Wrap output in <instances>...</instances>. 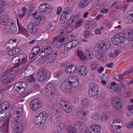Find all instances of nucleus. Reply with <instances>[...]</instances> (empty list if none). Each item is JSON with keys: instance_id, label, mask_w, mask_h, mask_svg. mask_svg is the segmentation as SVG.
<instances>
[{"instance_id": "f257e3e1", "label": "nucleus", "mask_w": 133, "mask_h": 133, "mask_svg": "<svg viewBox=\"0 0 133 133\" xmlns=\"http://www.w3.org/2000/svg\"><path fill=\"white\" fill-rule=\"evenodd\" d=\"M133 36V30H128L125 32L119 33L114 35L111 39V41L115 45H118L125 41L128 37L131 38Z\"/></svg>"}, {"instance_id": "f03ea898", "label": "nucleus", "mask_w": 133, "mask_h": 133, "mask_svg": "<svg viewBox=\"0 0 133 133\" xmlns=\"http://www.w3.org/2000/svg\"><path fill=\"white\" fill-rule=\"evenodd\" d=\"M66 31H58V33H59L58 36H56L53 38L52 44H55V43L56 42V41L59 39L56 42L55 45L57 47L59 48L62 45V43L65 41V37H64L65 35Z\"/></svg>"}, {"instance_id": "7ed1b4c3", "label": "nucleus", "mask_w": 133, "mask_h": 133, "mask_svg": "<svg viewBox=\"0 0 133 133\" xmlns=\"http://www.w3.org/2000/svg\"><path fill=\"white\" fill-rule=\"evenodd\" d=\"M27 87L25 82L19 81L15 84L13 89L18 94H21L26 90Z\"/></svg>"}, {"instance_id": "20e7f679", "label": "nucleus", "mask_w": 133, "mask_h": 133, "mask_svg": "<svg viewBox=\"0 0 133 133\" xmlns=\"http://www.w3.org/2000/svg\"><path fill=\"white\" fill-rule=\"evenodd\" d=\"M89 89L88 91L89 96L91 97L97 98L98 94V90L97 85L93 83L89 85Z\"/></svg>"}, {"instance_id": "39448f33", "label": "nucleus", "mask_w": 133, "mask_h": 133, "mask_svg": "<svg viewBox=\"0 0 133 133\" xmlns=\"http://www.w3.org/2000/svg\"><path fill=\"white\" fill-rule=\"evenodd\" d=\"M101 129V127L99 125H90L84 131V133H100Z\"/></svg>"}, {"instance_id": "423d86ee", "label": "nucleus", "mask_w": 133, "mask_h": 133, "mask_svg": "<svg viewBox=\"0 0 133 133\" xmlns=\"http://www.w3.org/2000/svg\"><path fill=\"white\" fill-rule=\"evenodd\" d=\"M41 102L42 101L37 98L32 100L30 104V107L32 111H36L42 107L41 104Z\"/></svg>"}, {"instance_id": "0eeeda50", "label": "nucleus", "mask_w": 133, "mask_h": 133, "mask_svg": "<svg viewBox=\"0 0 133 133\" xmlns=\"http://www.w3.org/2000/svg\"><path fill=\"white\" fill-rule=\"evenodd\" d=\"M121 102V100L116 96H114L111 100L112 107L114 108L117 109H120L121 108L122 104Z\"/></svg>"}, {"instance_id": "6e6552de", "label": "nucleus", "mask_w": 133, "mask_h": 133, "mask_svg": "<svg viewBox=\"0 0 133 133\" xmlns=\"http://www.w3.org/2000/svg\"><path fill=\"white\" fill-rule=\"evenodd\" d=\"M59 104L63 110L66 112L70 113L72 111V107L66 101L63 100H61Z\"/></svg>"}, {"instance_id": "1a4fd4ad", "label": "nucleus", "mask_w": 133, "mask_h": 133, "mask_svg": "<svg viewBox=\"0 0 133 133\" xmlns=\"http://www.w3.org/2000/svg\"><path fill=\"white\" fill-rule=\"evenodd\" d=\"M9 23V24L5 28L6 31L11 34L15 33L17 30L16 24L13 21H10Z\"/></svg>"}, {"instance_id": "9d476101", "label": "nucleus", "mask_w": 133, "mask_h": 133, "mask_svg": "<svg viewBox=\"0 0 133 133\" xmlns=\"http://www.w3.org/2000/svg\"><path fill=\"white\" fill-rule=\"evenodd\" d=\"M35 72V67L31 65H28L22 73L25 74V77H28L30 75H33Z\"/></svg>"}, {"instance_id": "9b49d317", "label": "nucleus", "mask_w": 133, "mask_h": 133, "mask_svg": "<svg viewBox=\"0 0 133 133\" xmlns=\"http://www.w3.org/2000/svg\"><path fill=\"white\" fill-rule=\"evenodd\" d=\"M74 127L79 132L81 133L85 131V125L81 122L78 121L76 122L75 123Z\"/></svg>"}, {"instance_id": "f8f14e48", "label": "nucleus", "mask_w": 133, "mask_h": 133, "mask_svg": "<svg viewBox=\"0 0 133 133\" xmlns=\"http://www.w3.org/2000/svg\"><path fill=\"white\" fill-rule=\"evenodd\" d=\"M110 47V45L104 41H101L100 42L98 48L99 50L103 52H104L106 50Z\"/></svg>"}, {"instance_id": "ddd939ff", "label": "nucleus", "mask_w": 133, "mask_h": 133, "mask_svg": "<svg viewBox=\"0 0 133 133\" xmlns=\"http://www.w3.org/2000/svg\"><path fill=\"white\" fill-rule=\"evenodd\" d=\"M125 21L128 24L131 23L133 21V8L128 12V15L125 18Z\"/></svg>"}, {"instance_id": "4468645a", "label": "nucleus", "mask_w": 133, "mask_h": 133, "mask_svg": "<svg viewBox=\"0 0 133 133\" xmlns=\"http://www.w3.org/2000/svg\"><path fill=\"white\" fill-rule=\"evenodd\" d=\"M42 12H50L52 10L51 6L48 3L42 4Z\"/></svg>"}, {"instance_id": "2eb2a0df", "label": "nucleus", "mask_w": 133, "mask_h": 133, "mask_svg": "<svg viewBox=\"0 0 133 133\" xmlns=\"http://www.w3.org/2000/svg\"><path fill=\"white\" fill-rule=\"evenodd\" d=\"M19 69V66H14L6 70V72H7L10 75L15 74Z\"/></svg>"}, {"instance_id": "dca6fc26", "label": "nucleus", "mask_w": 133, "mask_h": 133, "mask_svg": "<svg viewBox=\"0 0 133 133\" xmlns=\"http://www.w3.org/2000/svg\"><path fill=\"white\" fill-rule=\"evenodd\" d=\"M52 52L51 48L50 47L47 48L42 50V61L43 58L48 56Z\"/></svg>"}, {"instance_id": "f3484780", "label": "nucleus", "mask_w": 133, "mask_h": 133, "mask_svg": "<svg viewBox=\"0 0 133 133\" xmlns=\"http://www.w3.org/2000/svg\"><path fill=\"white\" fill-rule=\"evenodd\" d=\"M86 67L84 65H81L78 70V74L81 76H86L88 72Z\"/></svg>"}, {"instance_id": "a211bd4d", "label": "nucleus", "mask_w": 133, "mask_h": 133, "mask_svg": "<svg viewBox=\"0 0 133 133\" xmlns=\"http://www.w3.org/2000/svg\"><path fill=\"white\" fill-rule=\"evenodd\" d=\"M27 28L29 32L31 33H34L36 31V27L34 25L32 22H31L27 24Z\"/></svg>"}, {"instance_id": "6ab92c4d", "label": "nucleus", "mask_w": 133, "mask_h": 133, "mask_svg": "<svg viewBox=\"0 0 133 133\" xmlns=\"http://www.w3.org/2000/svg\"><path fill=\"white\" fill-rule=\"evenodd\" d=\"M19 60H21V64H22L26 63L28 61L27 60V57L26 55L23 53L18 55Z\"/></svg>"}, {"instance_id": "aec40b11", "label": "nucleus", "mask_w": 133, "mask_h": 133, "mask_svg": "<svg viewBox=\"0 0 133 133\" xmlns=\"http://www.w3.org/2000/svg\"><path fill=\"white\" fill-rule=\"evenodd\" d=\"M70 86L67 82H63L61 83L60 86L61 91L64 93L66 92L69 89V87Z\"/></svg>"}, {"instance_id": "412c9836", "label": "nucleus", "mask_w": 133, "mask_h": 133, "mask_svg": "<svg viewBox=\"0 0 133 133\" xmlns=\"http://www.w3.org/2000/svg\"><path fill=\"white\" fill-rule=\"evenodd\" d=\"M115 124L114 123H112L110 127V129L113 133H119L121 132L120 129L121 128V126H118V128H117V127H116L115 126H114Z\"/></svg>"}, {"instance_id": "4be33fe9", "label": "nucleus", "mask_w": 133, "mask_h": 133, "mask_svg": "<svg viewBox=\"0 0 133 133\" xmlns=\"http://www.w3.org/2000/svg\"><path fill=\"white\" fill-rule=\"evenodd\" d=\"M72 12V9L69 8H65L64 10L63 14L67 16L68 20H70L71 18V16L70 14Z\"/></svg>"}, {"instance_id": "5701e85b", "label": "nucleus", "mask_w": 133, "mask_h": 133, "mask_svg": "<svg viewBox=\"0 0 133 133\" xmlns=\"http://www.w3.org/2000/svg\"><path fill=\"white\" fill-rule=\"evenodd\" d=\"M49 79V77L46 71L44 69L42 68V82L47 81Z\"/></svg>"}, {"instance_id": "b1692460", "label": "nucleus", "mask_w": 133, "mask_h": 133, "mask_svg": "<svg viewBox=\"0 0 133 133\" xmlns=\"http://www.w3.org/2000/svg\"><path fill=\"white\" fill-rule=\"evenodd\" d=\"M8 21L7 19L3 15H1L0 16V23L2 25H7L9 24V22Z\"/></svg>"}, {"instance_id": "393cba45", "label": "nucleus", "mask_w": 133, "mask_h": 133, "mask_svg": "<svg viewBox=\"0 0 133 133\" xmlns=\"http://www.w3.org/2000/svg\"><path fill=\"white\" fill-rule=\"evenodd\" d=\"M89 0H83L79 3V7L81 9L84 8L89 4Z\"/></svg>"}, {"instance_id": "a878e982", "label": "nucleus", "mask_w": 133, "mask_h": 133, "mask_svg": "<svg viewBox=\"0 0 133 133\" xmlns=\"http://www.w3.org/2000/svg\"><path fill=\"white\" fill-rule=\"evenodd\" d=\"M55 25L53 23H48L47 26H45L43 29H44L45 31H46L48 30L53 31L55 29Z\"/></svg>"}, {"instance_id": "bb28decb", "label": "nucleus", "mask_w": 133, "mask_h": 133, "mask_svg": "<svg viewBox=\"0 0 133 133\" xmlns=\"http://www.w3.org/2000/svg\"><path fill=\"white\" fill-rule=\"evenodd\" d=\"M38 11V14H36V18H34L35 20V23L37 25H38L40 24L42 20L41 15H40V13L38 12L39 11Z\"/></svg>"}, {"instance_id": "cd10ccee", "label": "nucleus", "mask_w": 133, "mask_h": 133, "mask_svg": "<svg viewBox=\"0 0 133 133\" xmlns=\"http://www.w3.org/2000/svg\"><path fill=\"white\" fill-rule=\"evenodd\" d=\"M12 42H13L12 40H9L8 42L5 44V47L6 49H10L15 47L16 46V44H14Z\"/></svg>"}, {"instance_id": "c85d7f7f", "label": "nucleus", "mask_w": 133, "mask_h": 133, "mask_svg": "<svg viewBox=\"0 0 133 133\" xmlns=\"http://www.w3.org/2000/svg\"><path fill=\"white\" fill-rule=\"evenodd\" d=\"M9 121V119H8L3 124V129L4 133H8L9 131L8 130Z\"/></svg>"}, {"instance_id": "c756f323", "label": "nucleus", "mask_w": 133, "mask_h": 133, "mask_svg": "<svg viewBox=\"0 0 133 133\" xmlns=\"http://www.w3.org/2000/svg\"><path fill=\"white\" fill-rule=\"evenodd\" d=\"M55 89L54 84L53 82H51L46 86V88L45 90L54 91Z\"/></svg>"}, {"instance_id": "7c9ffc66", "label": "nucleus", "mask_w": 133, "mask_h": 133, "mask_svg": "<svg viewBox=\"0 0 133 133\" xmlns=\"http://www.w3.org/2000/svg\"><path fill=\"white\" fill-rule=\"evenodd\" d=\"M57 53L56 52L54 54H52L49 56L48 58V62L50 63H53L55 61L56 57L57 55Z\"/></svg>"}, {"instance_id": "2f4dec72", "label": "nucleus", "mask_w": 133, "mask_h": 133, "mask_svg": "<svg viewBox=\"0 0 133 133\" xmlns=\"http://www.w3.org/2000/svg\"><path fill=\"white\" fill-rule=\"evenodd\" d=\"M77 54L80 59L82 61L86 60L87 58L84 55L83 52L81 50H79L77 52Z\"/></svg>"}, {"instance_id": "473e14b6", "label": "nucleus", "mask_w": 133, "mask_h": 133, "mask_svg": "<svg viewBox=\"0 0 133 133\" xmlns=\"http://www.w3.org/2000/svg\"><path fill=\"white\" fill-rule=\"evenodd\" d=\"M90 66L92 70H95L98 67V65L96 62H90Z\"/></svg>"}, {"instance_id": "72a5a7b5", "label": "nucleus", "mask_w": 133, "mask_h": 133, "mask_svg": "<svg viewBox=\"0 0 133 133\" xmlns=\"http://www.w3.org/2000/svg\"><path fill=\"white\" fill-rule=\"evenodd\" d=\"M78 78L77 77L75 76H71L69 78L68 81L66 82L68 83V85L70 86L73 83H74Z\"/></svg>"}, {"instance_id": "f704fd0d", "label": "nucleus", "mask_w": 133, "mask_h": 133, "mask_svg": "<svg viewBox=\"0 0 133 133\" xmlns=\"http://www.w3.org/2000/svg\"><path fill=\"white\" fill-rule=\"evenodd\" d=\"M42 113H40L38 115V116H36L35 119L34 120V122L36 124L41 125L42 123V120L41 117L40 116L41 114Z\"/></svg>"}, {"instance_id": "c9c22d12", "label": "nucleus", "mask_w": 133, "mask_h": 133, "mask_svg": "<svg viewBox=\"0 0 133 133\" xmlns=\"http://www.w3.org/2000/svg\"><path fill=\"white\" fill-rule=\"evenodd\" d=\"M89 102V101L87 98H84L82 101L81 105L83 107H87L88 106Z\"/></svg>"}, {"instance_id": "e433bc0d", "label": "nucleus", "mask_w": 133, "mask_h": 133, "mask_svg": "<svg viewBox=\"0 0 133 133\" xmlns=\"http://www.w3.org/2000/svg\"><path fill=\"white\" fill-rule=\"evenodd\" d=\"M108 117L107 115L105 113H103L101 115H99V120L103 122H105L107 120Z\"/></svg>"}, {"instance_id": "4c0bfd02", "label": "nucleus", "mask_w": 133, "mask_h": 133, "mask_svg": "<svg viewBox=\"0 0 133 133\" xmlns=\"http://www.w3.org/2000/svg\"><path fill=\"white\" fill-rule=\"evenodd\" d=\"M72 64H70L69 66H67L65 67L64 69L65 71L69 74L71 73L72 70V69H74L75 66L72 67Z\"/></svg>"}, {"instance_id": "58836bf2", "label": "nucleus", "mask_w": 133, "mask_h": 133, "mask_svg": "<svg viewBox=\"0 0 133 133\" xmlns=\"http://www.w3.org/2000/svg\"><path fill=\"white\" fill-rule=\"evenodd\" d=\"M66 16L62 14L61 16V18L60 20V22L62 24H63L65 23L67 20H68Z\"/></svg>"}, {"instance_id": "ea45409f", "label": "nucleus", "mask_w": 133, "mask_h": 133, "mask_svg": "<svg viewBox=\"0 0 133 133\" xmlns=\"http://www.w3.org/2000/svg\"><path fill=\"white\" fill-rule=\"evenodd\" d=\"M48 115L45 111L42 112V123H44L47 119Z\"/></svg>"}, {"instance_id": "a19ab883", "label": "nucleus", "mask_w": 133, "mask_h": 133, "mask_svg": "<svg viewBox=\"0 0 133 133\" xmlns=\"http://www.w3.org/2000/svg\"><path fill=\"white\" fill-rule=\"evenodd\" d=\"M99 115L97 113H94L92 114L90 116V118L96 121H98L99 120Z\"/></svg>"}, {"instance_id": "79ce46f5", "label": "nucleus", "mask_w": 133, "mask_h": 133, "mask_svg": "<svg viewBox=\"0 0 133 133\" xmlns=\"http://www.w3.org/2000/svg\"><path fill=\"white\" fill-rule=\"evenodd\" d=\"M1 105L4 107L5 110L10 107V103L8 102L5 101L1 103Z\"/></svg>"}, {"instance_id": "37998d69", "label": "nucleus", "mask_w": 133, "mask_h": 133, "mask_svg": "<svg viewBox=\"0 0 133 133\" xmlns=\"http://www.w3.org/2000/svg\"><path fill=\"white\" fill-rule=\"evenodd\" d=\"M15 129L16 130L19 131V132L21 133L22 132L24 131V127L22 126V125H17L16 127H15Z\"/></svg>"}, {"instance_id": "c03bdc74", "label": "nucleus", "mask_w": 133, "mask_h": 133, "mask_svg": "<svg viewBox=\"0 0 133 133\" xmlns=\"http://www.w3.org/2000/svg\"><path fill=\"white\" fill-rule=\"evenodd\" d=\"M71 43L70 41L69 42L66 43L65 45L64 49L66 50H70L72 48H73L71 45Z\"/></svg>"}, {"instance_id": "a18cd8bd", "label": "nucleus", "mask_w": 133, "mask_h": 133, "mask_svg": "<svg viewBox=\"0 0 133 133\" xmlns=\"http://www.w3.org/2000/svg\"><path fill=\"white\" fill-rule=\"evenodd\" d=\"M37 79H38L37 81L38 82L41 81V79L42 76V69L40 68L39 69L37 72Z\"/></svg>"}, {"instance_id": "49530a36", "label": "nucleus", "mask_w": 133, "mask_h": 133, "mask_svg": "<svg viewBox=\"0 0 133 133\" xmlns=\"http://www.w3.org/2000/svg\"><path fill=\"white\" fill-rule=\"evenodd\" d=\"M79 79L78 78L74 83H73L70 86H71L74 88H76L79 85Z\"/></svg>"}, {"instance_id": "de8ad7c7", "label": "nucleus", "mask_w": 133, "mask_h": 133, "mask_svg": "<svg viewBox=\"0 0 133 133\" xmlns=\"http://www.w3.org/2000/svg\"><path fill=\"white\" fill-rule=\"evenodd\" d=\"M18 57V55L12 58V62L13 64H18V60L19 59Z\"/></svg>"}, {"instance_id": "09e8293b", "label": "nucleus", "mask_w": 133, "mask_h": 133, "mask_svg": "<svg viewBox=\"0 0 133 133\" xmlns=\"http://www.w3.org/2000/svg\"><path fill=\"white\" fill-rule=\"evenodd\" d=\"M83 21L82 19H81L77 21L76 23V25L74 26V28L76 29L81 26L83 23Z\"/></svg>"}, {"instance_id": "8fccbe9b", "label": "nucleus", "mask_w": 133, "mask_h": 133, "mask_svg": "<svg viewBox=\"0 0 133 133\" xmlns=\"http://www.w3.org/2000/svg\"><path fill=\"white\" fill-rule=\"evenodd\" d=\"M9 76H10V75H9L6 72V71L5 70L2 78V79H3L2 82H3L4 80H6L8 78Z\"/></svg>"}, {"instance_id": "3c124183", "label": "nucleus", "mask_w": 133, "mask_h": 133, "mask_svg": "<svg viewBox=\"0 0 133 133\" xmlns=\"http://www.w3.org/2000/svg\"><path fill=\"white\" fill-rule=\"evenodd\" d=\"M119 4H121V3L118 2H114L111 5V7H114L115 8H117L119 9L121 8V6Z\"/></svg>"}, {"instance_id": "603ef678", "label": "nucleus", "mask_w": 133, "mask_h": 133, "mask_svg": "<svg viewBox=\"0 0 133 133\" xmlns=\"http://www.w3.org/2000/svg\"><path fill=\"white\" fill-rule=\"evenodd\" d=\"M7 114L5 112L0 113V122L3 121L4 118L6 117Z\"/></svg>"}, {"instance_id": "864d4df0", "label": "nucleus", "mask_w": 133, "mask_h": 133, "mask_svg": "<svg viewBox=\"0 0 133 133\" xmlns=\"http://www.w3.org/2000/svg\"><path fill=\"white\" fill-rule=\"evenodd\" d=\"M45 94L47 96H51L53 94V91H52L48 90H45Z\"/></svg>"}, {"instance_id": "5fc2aeb1", "label": "nucleus", "mask_w": 133, "mask_h": 133, "mask_svg": "<svg viewBox=\"0 0 133 133\" xmlns=\"http://www.w3.org/2000/svg\"><path fill=\"white\" fill-rule=\"evenodd\" d=\"M68 133H76L74 128L72 126H70L68 127Z\"/></svg>"}, {"instance_id": "6e6d98bb", "label": "nucleus", "mask_w": 133, "mask_h": 133, "mask_svg": "<svg viewBox=\"0 0 133 133\" xmlns=\"http://www.w3.org/2000/svg\"><path fill=\"white\" fill-rule=\"evenodd\" d=\"M38 54V52H36L34 51H32V50L31 52L29 55V57L30 59L32 58L37 55Z\"/></svg>"}, {"instance_id": "4d7b16f0", "label": "nucleus", "mask_w": 133, "mask_h": 133, "mask_svg": "<svg viewBox=\"0 0 133 133\" xmlns=\"http://www.w3.org/2000/svg\"><path fill=\"white\" fill-rule=\"evenodd\" d=\"M116 88L115 90V91L117 92L118 93L119 92L120 93L121 91V90L122 89L121 86L120 85L118 84L116 86Z\"/></svg>"}, {"instance_id": "13d9d810", "label": "nucleus", "mask_w": 133, "mask_h": 133, "mask_svg": "<svg viewBox=\"0 0 133 133\" xmlns=\"http://www.w3.org/2000/svg\"><path fill=\"white\" fill-rule=\"evenodd\" d=\"M70 42L71 43V44L72 48L76 47L79 43L78 41L76 40L71 41Z\"/></svg>"}, {"instance_id": "bf43d9fd", "label": "nucleus", "mask_w": 133, "mask_h": 133, "mask_svg": "<svg viewBox=\"0 0 133 133\" xmlns=\"http://www.w3.org/2000/svg\"><path fill=\"white\" fill-rule=\"evenodd\" d=\"M112 124H113V123L114 124V123H116V124H122V122L120 119L117 118L115 119L112 122Z\"/></svg>"}, {"instance_id": "052dcab7", "label": "nucleus", "mask_w": 133, "mask_h": 133, "mask_svg": "<svg viewBox=\"0 0 133 133\" xmlns=\"http://www.w3.org/2000/svg\"><path fill=\"white\" fill-rule=\"evenodd\" d=\"M34 5L32 4L31 6H30L29 8V16H30L31 13L35 9V8Z\"/></svg>"}, {"instance_id": "680f3d73", "label": "nucleus", "mask_w": 133, "mask_h": 133, "mask_svg": "<svg viewBox=\"0 0 133 133\" xmlns=\"http://www.w3.org/2000/svg\"><path fill=\"white\" fill-rule=\"evenodd\" d=\"M90 32L88 30H86L84 32V36L85 38H89L90 36Z\"/></svg>"}, {"instance_id": "e2e57ef3", "label": "nucleus", "mask_w": 133, "mask_h": 133, "mask_svg": "<svg viewBox=\"0 0 133 133\" xmlns=\"http://www.w3.org/2000/svg\"><path fill=\"white\" fill-rule=\"evenodd\" d=\"M65 127V126L63 123L60 124L59 126L57 127V129L58 130H62Z\"/></svg>"}, {"instance_id": "0e129e2a", "label": "nucleus", "mask_w": 133, "mask_h": 133, "mask_svg": "<svg viewBox=\"0 0 133 133\" xmlns=\"http://www.w3.org/2000/svg\"><path fill=\"white\" fill-rule=\"evenodd\" d=\"M85 29L88 30L89 29H92V27H91V25L90 21L86 24L85 26Z\"/></svg>"}, {"instance_id": "69168bd1", "label": "nucleus", "mask_w": 133, "mask_h": 133, "mask_svg": "<svg viewBox=\"0 0 133 133\" xmlns=\"http://www.w3.org/2000/svg\"><path fill=\"white\" fill-rule=\"evenodd\" d=\"M40 50V48L39 45H37L35 47L32 49V51H34L36 52H38V53Z\"/></svg>"}, {"instance_id": "338daca9", "label": "nucleus", "mask_w": 133, "mask_h": 133, "mask_svg": "<svg viewBox=\"0 0 133 133\" xmlns=\"http://www.w3.org/2000/svg\"><path fill=\"white\" fill-rule=\"evenodd\" d=\"M30 75V79H28L27 80V82H34L36 81L35 78H34L33 76L31 75Z\"/></svg>"}, {"instance_id": "774afa93", "label": "nucleus", "mask_w": 133, "mask_h": 133, "mask_svg": "<svg viewBox=\"0 0 133 133\" xmlns=\"http://www.w3.org/2000/svg\"><path fill=\"white\" fill-rule=\"evenodd\" d=\"M91 25V27H92V29L94 28H96L97 26V24L96 22L94 21H90Z\"/></svg>"}]
</instances>
